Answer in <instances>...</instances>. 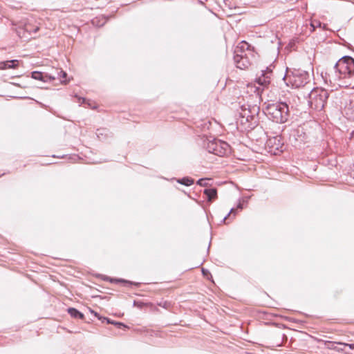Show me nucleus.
I'll return each mask as SVG.
<instances>
[{"label":"nucleus","mask_w":354,"mask_h":354,"mask_svg":"<svg viewBox=\"0 0 354 354\" xmlns=\"http://www.w3.org/2000/svg\"><path fill=\"white\" fill-rule=\"evenodd\" d=\"M262 109L265 115L273 122L283 124L290 117L289 106L286 102L267 101L263 103Z\"/></svg>","instance_id":"obj_1"},{"label":"nucleus","mask_w":354,"mask_h":354,"mask_svg":"<svg viewBox=\"0 0 354 354\" xmlns=\"http://www.w3.org/2000/svg\"><path fill=\"white\" fill-rule=\"evenodd\" d=\"M259 107L254 106L248 109H241L239 118L236 119L238 128L241 131H249L254 129L258 124L257 113Z\"/></svg>","instance_id":"obj_2"},{"label":"nucleus","mask_w":354,"mask_h":354,"mask_svg":"<svg viewBox=\"0 0 354 354\" xmlns=\"http://www.w3.org/2000/svg\"><path fill=\"white\" fill-rule=\"evenodd\" d=\"M329 92L322 88H314L308 94V105L315 111H322L329 97Z\"/></svg>","instance_id":"obj_3"},{"label":"nucleus","mask_w":354,"mask_h":354,"mask_svg":"<svg viewBox=\"0 0 354 354\" xmlns=\"http://www.w3.org/2000/svg\"><path fill=\"white\" fill-rule=\"evenodd\" d=\"M283 79L287 86L291 85L292 87L299 88L304 86L310 82V75L307 71L295 69L291 72V75L286 71Z\"/></svg>","instance_id":"obj_4"},{"label":"nucleus","mask_w":354,"mask_h":354,"mask_svg":"<svg viewBox=\"0 0 354 354\" xmlns=\"http://www.w3.org/2000/svg\"><path fill=\"white\" fill-rule=\"evenodd\" d=\"M205 147L209 153L221 157L227 156L231 153L230 145L225 141L216 138H214L212 140H207Z\"/></svg>","instance_id":"obj_5"},{"label":"nucleus","mask_w":354,"mask_h":354,"mask_svg":"<svg viewBox=\"0 0 354 354\" xmlns=\"http://www.w3.org/2000/svg\"><path fill=\"white\" fill-rule=\"evenodd\" d=\"M334 69L340 75L351 77L354 74V59L351 56H344L335 64Z\"/></svg>","instance_id":"obj_6"},{"label":"nucleus","mask_w":354,"mask_h":354,"mask_svg":"<svg viewBox=\"0 0 354 354\" xmlns=\"http://www.w3.org/2000/svg\"><path fill=\"white\" fill-rule=\"evenodd\" d=\"M266 148L270 153L277 155L284 150V143L281 136H270L266 140Z\"/></svg>","instance_id":"obj_7"},{"label":"nucleus","mask_w":354,"mask_h":354,"mask_svg":"<svg viewBox=\"0 0 354 354\" xmlns=\"http://www.w3.org/2000/svg\"><path fill=\"white\" fill-rule=\"evenodd\" d=\"M234 60L240 69H245L250 65L247 54H239L238 51H234Z\"/></svg>","instance_id":"obj_8"},{"label":"nucleus","mask_w":354,"mask_h":354,"mask_svg":"<svg viewBox=\"0 0 354 354\" xmlns=\"http://www.w3.org/2000/svg\"><path fill=\"white\" fill-rule=\"evenodd\" d=\"M272 75V69L270 66L266 67L265 70L261 71V74L257 78V82L261 86H266L268 85L271 80Z\"/></svg>","instance_id":"obj_9"},{"label":"nucleus","mask_w":354,"mask_h":354,"mask_svg":"<svg viewBox=\"0 0 354 354\" xmlns=\"http://www.w3.org/2000/svg\"><path fill=\"white\" fill-rule=\"evenodd\" d=\"M31 77L37 80L42 81L44 82H51L55 80V75L42 73L39 71L32 72Z\"/></svg>","instance_id":"obj_10"},{"label":"nucleus","mask_w":354,"mask_h":354,"mask_svg":"<svg viewBox=\"0 0 354 354\" xmlns=\"http://www.w3.org/2000/svg\"><path fill=\"white\" fill-rule=\"evenodd\" d=\"M245 50H254V47L252 46L249 43L246 42L245 41H242L241 42L239 43L235 51H238V53L239 54H246L245 53Z\"/></svg>","instance_id":"obj_11"},{"label":"nucleus","mask_w":354,"mask_h":354,"mask_svg":"<svg viewBox=\"0 0 354 354\" xmlns=\"http://www.w3.org/2000/svg\"><path fill=\"white\" fill-rule=\"evenodd\" d=\"M203 193L206 196L207 200L209 202L217 198V189L214 187L205 189Z\"/></svg>","instance_id":"obj_12"},{"label":"nucleus","mask_w":354,"mask_h":354,"mask_svg":"<svg viewBox=\"0 0 354 354\" xmlns=\"http://www.w3.org/2000/svg\"><path fill=\"white\" fill-rule=\"evenodd\" d=\"M18 64L17 59L7 60L0 63V69L15 68Z\"/></svg>","instance_id":"obj_13"},{"label":"nucleus","mask_w":354,"mask_h":354,"mask_svg":"<svg viewBox=\"0 0 354 354\" xmlns=\"http://www.w3.org/2000/svg\"><path fill=\"white\" fill-rule=\"evenodd\" d=\"M67 311L68 314L73 318L80 319H84V314L75 308H68Z\"/></svg>","instance_id":"obj_14"},{"label":"nucleus","mask_w":354,"mask_h":354,"mask_svg":"<svg viewBox=\"0 0 354 354\" xmlns=\"http://www.w3.org/2000/svg\"><path fill=\"white\" fill-rule=\"evenodd\" d=\"M104 279L105 281H109L111 283H122L124 285H132V284H133V283L132 281H128V280H125V279H123L111 278L109 277H105V278Z\"/></svg>","instance_id":"obj_15"},{"label":"nucleus","mask_w":354,"mask_h":354,"mask_svg":"<svg viewBox=\"0 0 354 354\" xmlns=\"http://www.w3.org/2000/svg\"><path fill=\"white\" fill-rule=\"evenodd\" d=\"M177 182L181 185H185V186H190L192 184H194V179H192L190 177H183L182 178H179L177 180Z\"/></svg>","instance_id":"obj_16"},{"label":"nucleus","mask_w":354,"mask_h":354,"mask_svg":"<svg viewBox=\"0 0 354 354\" xmlns=\"http://www.w3.org/2000/svg\"><path fill=\"white\" fill-rule=\"evenodd\" d=\"M106 23V19L104 17H95L92 20V24L96 26H102Z\"/></svg>","instance_id":"obj_17"},{"label":"nucleus","mask_w":354,"mask_h":354,"mask_svg":"<svg viewBox=\"0 0 354 354\" xmlns=\"http://www.w3.org/2000/svg\"><path fill=\"white\" fill-rule=\"evenodd\" d=\"M66 77L67 73L65 71L61 70L57 72V76H55V79L59 80L61 82H66V80L64 79Z\"/></svg>","instance_id":"obj_18"},{"label":"nucleus","mask_w":354,"mask_h":354,"mask_svg":"<svg viewBox=\"0 0 354 354\" xmlns=\"http://www.w3.org/2000/svg\"><path fill=\"white\" fill-rule=\"evenodd\" d=\"M208 178H200L197 181V185L201 186V187H206L207 186V180H208Z\"/></svg>","instance_id":"obj_19"},{"label":"nucleus","mask_w":354,"mask_h":354,"mask_svg":"<svg viewBox=\"0 0 354 354\" xmlns=\"http://www.w3.org/2000/svg\"><path fill=\"white\" fill-rule=\"evenodd\" d=\"M231 214H234L235 215L236 211L234 208H232L230 212L223 218V221L225 222L230 216Z\"/></svg>","instance_id":"obj_20"},{"label":"nucleus","mask_w":354,"mask_h":354,"mask_svg":"<svg viewBox=\"0 0 354 354\" xmlns=\"http://www.w3.org/2000/svg\"><path fill=\"white\" fill-rule=\"evenodd\" d=\"M115 326L117 328H128V326L127 325H125L124 323L119 322H116Z\"/></svg>","instance_id":"obj_21"},{"label":"nucleus","mask_w":354,"mask_h":354,"mask_svg":"<svg viewBox=\"0 0 354 354\" xmlns=\"http://www.w3.org/2000/svg\"><path fill=\"white\" fill-rule=\"evenodd\" d=\"M103 319L104 321H106V322L107 324H113V325H115V322H116V321L112 320V319H111L109 318H107V317H103Z\"/></svg>","instance_id":"obj_22"},{"label":"nucleus","mask_w":354,"mask_h":354,"mask_svg":"<svg viewBox=\"0 0 354 354\" xmlns=\"http://www.w3.org/2000/svg\"><path fill=\"white\" fill-rule=\"evenodd\" d=\"M26 30L28 32H32L33 33H36L39 30V28L38 26H36L32 30H31L28 28V26H26Z\"/></svg>","instance_id":"obj_23"},{"label":"nucleus","mask_w":354,"mask_h":354,"mask_svg":"<svg viewBox=\"0 0 354 354\" xmlns=\"http://www.w3.org/2000/svg\"><path fill=\"white\" fill-rule=\"evenodd\" d=\"M202 273L205 277L207 276L208 274H210L209 270L205 268H202Z\"/></svg>","instance_id":"obj_24"},{"label":"nucleus","mask_w":354,"mask_h":354,"mask_svg":"<svg viewBox=\"0 0 354 354\" xmlns=\"http://www.w3.org/2000/svg\"><path fill=\"white\" fill-rule=\"evenodd\" d=\"M91 312L93 313L94 315L97 317L98 319H101L102 318L97 313L94 312L93 310H91Z\"/></svg>","instance_id":"obj_25"},{"label":"nucleus","mask_w":354,"mask_h":354,"mask_svg":"<svg viewBox=\"0 0 354 354\" xmlns=\"http://www.w3.org/2000/svg\"><path fill=\"white\" fill-rule=\"evenodd\" d=\"M237 209H242L243 207V205L239 203L236 207Z\"/></svg>","instance_id":"obj_26"},{"label":"nucleus","mask_w":354,"mask_h":354,"mask_svg":"<svg viewBox=\"0 0 354 354\" xmlns=\"http://www.w3.org/2000/svg\"><path fill=\"white\" fill-rule=\"evenodd\" d=\"M80 100H82V103H84V102L86 101V99H85V98H84V97H82V98H80Z\"/></svg>","instance_id":"obj_27"},{"label":"nucleus","mask_w":354,"mask_h":354,"mask_svg":"<svg viewBox=\"0 0 354 354\" xmlns=\"http://www.w3.org/2000/svg\"><path fill=\"white\" fill-rule=\"evenodd\" d=\"M100 130L97 129V136H99L100 134H101V133L100 132Z\"/></svg>","instance_id":"obj_28"},{"label":"nucleus","mask_w":354,"mask_h":354,"mask_svg":"<svg viewBox=\"0 0 354 354\" xmlns=\"http://www.w3.org/2000/svg\"><path fill=\"white\" fill-rule=\"evenodd\" d=\"M133 306H137V301H133Z\"/></svg>","instance_id":"obj_29"}]
</instances>
